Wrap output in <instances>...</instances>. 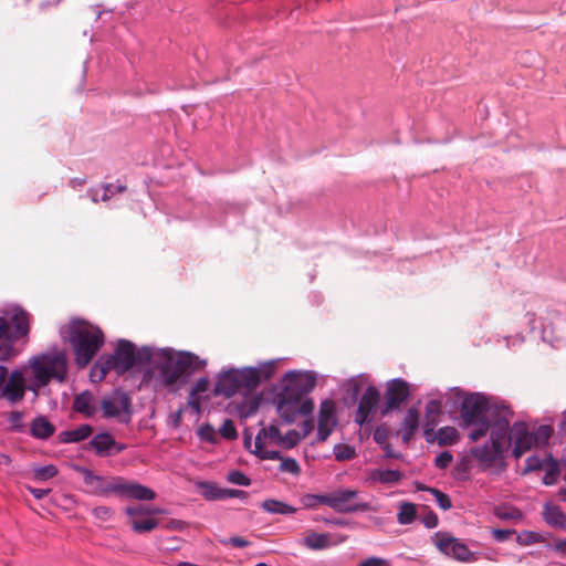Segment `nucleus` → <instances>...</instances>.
<instances>
[{
	"mask_svg": "<svg viewBox=\"0 0 566 566\" xmlns=\"http://www.w3.org/2000/svg\"><path fill=\"white\" fill-rule=\"evenodd\" d=\"M207 363L190 352H174L163 348L157 354L154 368L158 371L157 381L165 387L181 386L202 369Z\"/></svg>",
	"mask_w": 566,
	"mask_h": 566,
	"instance_id": "1",
	"label": "nucleus"
},
{
	"mask_svg": "<svg viewBox=\"0 0 566 566\" xmlns=\"http://www.w3.org/2000/svg\"><path fill=\"white\" fill-rule=\"evenodd\" d=\"M454 390L457 397L461 398V426L469 429L468 437L471 441H478L489 432L494 403L499 401L482 392L465 395L458 388Z\"/></svg>",
	"mask_w": 566,
	"mask_h": 566,
	"instance_id": "2",
	"label": "nucleus"
},
{
	"mask_svg": "<svg viewBox=\"0 0 566 566\" xmlns=\"http://www.w3.org/2000/svg\"><path fill=\"white\" fill-rule=\"evenodd\" d=\"M151 349L142 347L136 350L135 345L127 339H119L114 354L99 356L91 369L93 380L101 381L111 371L124 375L136 365L149 364L151 361Z\"/></svg>",
	"mask_w": 566,
	"mask_h": 566,
	"instance_id": "3",
	"label": "nucleus"
},
{
	"mask_svg": "<svg viewBox=\"0 0 566 566\" xmlns=\"http://www.w3.org/2000/svg\"><path fill=\"white\" fill-rule=\"evenodd\" d=\"M279 359L261 363L258 367L231 368L219 375L216 394L227 398L242 390L251 391L275 374Z\"/></svg>",
	"mask_w": 566,
	"mask_h": 566,
	"instance_id": "4",
	"label": "nucleus"
},
{
	"mask_svg": "<svg viewBox=\"0 0 566 566\" xmlns=\"http://www.w3.org/2000/svg\"><path fill=\"white\" fill-rule=\"evenodd\" d=\"M32 378L28 384L29 390L38 395L40 388L46 386L51 379L64 381L67 374V359L64 350L53 347L51 350L30 359Z\"/></svg>",
	"mask_w": 566,
	"mask_h": 566,
	"instance_id": "5",
	"label": "nucleus"
},
{
	"mask_svg": "<svg viewBox=\"0 0 566 566\" xmlns=\"http://www.w3.org/2000/svg\"><path fill=\"white\" fill-rule=\"evenodd\" d=\"M67 339L73 347L75 361L85 367L104 344V334L82 319H72L69 324Z\"/></svg>",
	"mask_w": 566,
	"mask_h": 566,
	"instance_id": "6",
	"label": "nucleus"
},
{
	"mask_svg": "<svg viewBox=\"0 0 566 566\" xmlns=\"http://www.w3.org/2000/svg\"><path fill=\"white\" fill-rule=\"evenodd\" d=\"M358 494V491L353 489H337L329 493L310 495L308 500H316L322 505L342 514L369 511V503L360 501Z\"/></svg>",
	"mask_w": 566,
	"mask_h": 566,
	"instance_id": "7",
	"label": "nucleus"
},
{
	"mask_svg": "<svg viewBox=\"0 0 566 566\" xmlns=\"http://www.w3.org/2000/svg\"><path fill=\"white\" fill-rule=\"evenodd\" d=\"M276 410L285 423H292L298 415H311L314 410V401L283 388L276 398Z\"/></svg>",
	"mask_w": 566,
	"mask_h": 566,
	"instance_id": "8",
	"label": "nucleus"
},
{
	"mask_svg": "<svg viewBox=\"0 0 566 566\" xmlns=\"http://www.w3.org/2000/svg\"><path fill=\"white\" fill-rule=\"evenodd\" d=\"M513 411L504 402H495L493 409V422H490V442L506 451L512 446L510 422Z\"/></svg>",
	"mask_w": 566,
	"mask_h": 566,
	"instance_id": "9",
	"label": "nucleus"
},
{
	"mask_svg": "<svg viewBox=\"0 0 566 566\" xmlns=\"http://www.w3.org/2000/svg\"><path fill=\"white\" fill-rule=\"evenodd\" d=\"M30 332L29 314L22 308H15L11 316V323L0 317V350L8 352L14 342L24 337Z\"/></svg>",
	"mask_w": 566,
	"mask_h": 566,
	"instance_id": "10",
	"label": "nucleus"
},
{
	"mask_svg": "<svg viewBox=\"0 0 566 566\" xmlns=\"http://www.w3.org/2000/svg\"><path fill=\"white\" fill-rule=\"evenodd\" d=\"M101 410L104 418H116L120 423L127 424L132 420V399L126 391L116 388L102 399Z\"/></svg>",
	"mask_w": 566,
	"mask_h": 566,
	"instance_id": "11",
	"label": "nucleus"
},
{
	"mask_svg": "<svg viewBox=\"0 0 566 566\" xmlns=\"http://www.w3.org/2000/svg\"><path fill=\"white\" fill-rule=\"evenodd\" d=\"M434 537L436 546L443 555L459 562H475L478 559V553L471 552L464 543L448 533L438 532Z\"/></svg>",
	"mask_w": 566,
	"mask_h": 566,
	"instance_id": "12",
	"label": "nucleus"
},
{
	"mask_svg": "<svg viewBox=\"0 0 566 566\" xmlns=\"http://www.w3.org/2000/svg\"><path fill=\"white\" fill-rule=\"evenodd\" d=\"M282 381L283 388L303 398H308L307 395L316 386V375L314 371L290 370L284 375Z\"/></svg>",
	"mask_w": 566,
	"mask_h": 566,
	"instance_id": "13",
	"label": "nucleus"
},
{
	"mask_svg": "<svg viewBox=\"0 0 566 566\" xmlns=\"http://www.w3.org/2000/svg\"><path fill=\"white\" fill-rule=\"evenodd\" d=\"M336 405L332 399H325L319 405L317 417V434L316 440L324 442L334 431L337 426Z\"/></svg>",
	"mask_w": 566,
	"mask_h": 566,
	"instance_id": "14",
	"label": "nucleus"
},
{
	"mask_svg": "<svg viewBox=\"0 0 566 566\" xmlns=\"http://www.w3.org/2000/svg\"><path fill=\"white\" fill-rule=\"evenodd\" d=\"M409 395V385L406 380L401 378L390 380L385 395L386 401L385 408L381 411L382 415L399 409L401 403L408 399Z\"/></svg>",
	"mask_w": 566,
	"mask_h": 566,
	"instance_id": "15",
	"label": "nucleus"
},
{
	"mask_svg": "<svg viewBox=\"0 0 566 566\" xmlns=\"http://www.w3.org/2000/svg\"><path fill=\"white\" fill-rule=\"evenodd\" d=\"M29 390L23 373L19 369L11 371L4 388L0 394V398L6 399L10 405H15L24 398L25 391Z\"/></svg>",
	"mask_w": 566,
	"mask_h": 566,
	"instance_id": "16",
	"label": "nucleus"
},
{
	"mask_svg": "<svg viewBox=\"0 0 566 566\" xmlns=\"http://www.w3.org/2000/svg\"><path fill=\"white\" fill-rule=\"evenodd\" d=\"M511 438L513 444V455L518 459L533 446L536 444V438L530 432L525 422H515L511 428Z\"/></svg>",
	"mask_w": 566,
	"mask_h": 566,
	"instance_id": "17",
	"label": "nucleus"
},
{
	"mask_svg": "<svg viewBox=\"0 0 566 566\" xmlns=\"http://www.w3.org/2000/svg\"><path fill=\"white\" fill-rule=\"evenodd\" d=\"M379 401V391L374 386H368L361 395L354 421L360 427L370 422L369 417L376 411Z\"/></svg>",
	"mask_w": 566,
	"mask_h": 566,
	"instance_id": "18",
	"label": "nucleus"
},
{
	"mask_svg": "<svg viewBox=\"0 0 566 566\" xmlns=\"http://www.w3.org/2000/svg\"><path fill=\"white\" fill-rule=\"evenodd\" d=\"M90 446L102 458L118 454L126 449L125 444L117 442L108 432L95 434L91 439Z\"/></svg>",
	"mask_w": 566,
	"mask_h": 566,
	"instance_id": "19",
	"label": "nucleus"
},
{
	"mask_svg": "<svg viewBox=\"0 0 566 566\" xmlns=\"http://www.w3.org/2000/svg\"><path fill=\"white\" fill-rule=\"evenodd\" d=\"M117 494L138 501H153L156 497L155 491L136 482H128L119 478L118 485L114 488Z\"/></svg>",
	"mask_w": 566,
	"mask_h": 566,
	"instance_id": "20",
	"label": "nucleus"
},
{
	"mask_svg": "<svg viewBox=\"0 0 566 566\" xmlns=\"http://www.w3.org/2000/svg\"><path fill=\"white\" fill-rule=\"evenodd\" d=\"M81 472L83 474L84 483L98 494H111L117 493V490H114L115 486L118 485L119 478L106 479L104 476L95 474L93 471L86 468H82Z\"/></svg>",
	"mask_w": 566,
	"mask_h": 566,
	"instance_id": "21",
	"label": "nucleus"
},
{
	"mask_svg": "<svg viewBox=\"0 0 566 566\" xmlns=\"http://www.w3.org/2000/svg\"><path fill=\"white\" fill-rule=\"evenodd\" d=\"M505 451L497 446L486 442L483 446H478L471 449L472 457L480 463L492 465L496 460L503 457Z\"/></svg>",
	"mask_w": 566,
	"mask_h": 566,
	"instance_id": "22",
	"label": "nucleus"
},
{
	"mask_svg": "<svg viewBox=\"0 0 566 566\" xmlns=\"http://www.w3.org/2000/svg\"><path fill=\"white\" fill-rule=\"evenodd\" d=\"M423 436L428 442L437 440L439 446H450L457 441L458 432L455 428L446 426L434 433L433 427H429V423H426Z\"/></svg>",
	"mask_w": 566,
	"mask_h": 566,
	"instance_id": "23",
	"label": "nucleus"
},
{
	"mask_svg": "<svg viewBox=\"0 0 566 566\" xmlns=\"http://www.w3.org/2000/svg\"><path fill=\"white\" fill-rule=\"evenodd\" d=\"M55 432V426L45 417L36 416L30 423V434L38 440H48Z\"/></svg>",
	"mask_w": 566,
	"mask_h": 566,
	"instance_id": "24",
	"label": "nucleus"
},
{
	"mask_svg": "<svg viewBox=\"0 0 566 566\" xmlns=\"http://www.w3.org/2000/svg\"><path fill=\"white\" fill-rule=\"evenodd\" d=\"M72 408L75 412H78L87 418L94 417L97 411L94 396L88 390H84L75 396Z\"/></svg>",
	"mask_w": 566,
	"mask_h": 566,
	"instance_id": "25",
	"label": "nucleus"
},
{
	"mask_svg": "<svg viewBox=\"0 0 566 566\" xmlns=\"http://www.w3.org/2000/svg\"><path fill=\"white\" fill-rule=\"evenodd\" d=\"M543 520L554 528L566 530V514L558 505L546 503L543 507Z\"/></svg>",
	"mask_w": 566,
	"mask_h": 566,
	"instance_id": "26",
	"label": "nucleus"
},
{
	"mask_svg": "<svg viewBox=\"0 0 566 566\" xmlns=\"http://www.w3.org/2000/svg\"><path fill=\"white\" fill-rule=\"evenodd\" d=\"M419 427V412L416 408H409L401 423V439L408 443Z\"/></svg>",
	"mask_w": 566,
	"mask_h": 566,
	"instance_id": "27",
	"label": "nucleus"
},
{
	"mask_svg": "<svg viewBox=\"0 0 566 566\" xmlns=\"http://www.w3.org/2000/svg\"><path fill=\"white\" fill-rule=\"evenodd\" d=\"M93 432L91 424L84 423L72 430L61 431L57 439L61 443H76L87 439Z\"/></svg>",
	"mask_w": 566,
	"mask_h": 566,
	"instance_id": "28",
	"label": "nucleus"
},
{
	"mask_svg": "<svg viewBox=\"0 0 566 566\" xmlns=\"http://www.w3.org/2000/svg\"><path fill=\"white\" fill-rule=\"evenodd\" d=\"M403 474L401 471L392 469H377L374 470L370 474V479L373 481L387 485L398 484Z\"/></svg>",
	"mask_w": 566,
	"mask_h": 566,
	"instance_id": "29",
	"label": "nucleus"
},
{
	"mask_svg": "<svg viewBox=\"0 0 566 566\" xmlns=\"http://www.w3.org/2000/svg\"><path fill=\"white\" fill-rule=\"evenodd\" d=\"M261 509L270 514H280V515H292L296 512V507L285 502L275 500V499H266L261 503Z\"/></svg>",
	"mask_w": 566,
	"mask_h": 566,
	"instance_id": "30",
	"label": "nucleus"
},
{
	"mask_svg": "<svg viewBox=\"0 0 566 566\" xmlns=\"http://www.w3.org/2000/svg\"><path fill=\"white\" fill-rule=\"evenodd\" d=\"M494 515L502 520V521H516L521 522L524 520L523 512L517 509L516 506L509 504V503H502L494 507L493 511Z\"/></svg>",
	"mask_w": 566,
	"mask_h": 566,
	"instance_id": "31",
	"label": "nucleus"
},
{
	"mask_svg": "<svg viewBox=\"0 0 566 566\" xmlns=\"http://www.w3.org/2000/svg\"><path fill=\"white\" fill-rule=\"evenodd\" d=\"M303 545L313 551L325 549L329 546V535L326 533L310 532L304 536Z\"/></svg>",
	"mask_w": 566,
	"mask_h": 566,
	"instance_id": "32",
	"label": "nucleus"
},
{
	"mask_svg": "<svg viewBox=\"0 0 566 566\" xmlns=\"http://www.w3.org/2000/svg\"><path fill=\"white\" fill-rule=\"evenodd\" d=\"M281 438H282V433H281L279 427L275 423H271L268 428H262L258 432V434L254 439V447L256 449H260L261 442H263L265 439H269L271 442L279 446Z\"/></svg>",
	"mask_w": 566,
	"mask_h": 566,
	"instance_id": "33",
	"label": "nucleus"
},
{
	"mask_svg": "<svg viewBox=\"0 0 566 566\" xmlns=\"http://www.w3.org/2000/svg\"><path fill=\"white\" fill-rule=\"evenodd\" d=\"M201 495L207 501H219L224 500L226 489L218 486L213 482H198Z\"/></svg>",
	"mask_w": 566,
	"mask_h": 566,
	"instance_id": "34",
	"label": "nucleus"
},
{
	"mask_svg": "<svg viewBox=\"0 0 566 566\" xmlns=\"http://www.w3.org/2000/svg\"><path fill=\"white\" fill-rule=\"evenodd\" d=\"M367 381L368 377L364 374L352 377L344 384V390L353 400H357Z\"/></svg>",
	"mask_w": 566,
	"mask_h": 566,
	"instance_id": "35",
	"label": "nucleus"
},
{
	"mask_svg": "<svg viewBox=\"0 0 566 566\" xmlns=\"http://www.w3.org/2000/svg\"><path fill=\"white\" fill-rule=\"evenodd\" d=\"M417 517L416 505L410 502H401L397 514V521L401 525L411 524Z\"/></svg>",
	"mask_w": 566,
	"mask_h": 566,
	"instance_id": "36",
	"label": "nucleus"
},
{
	"mask_svg": "<svg viewBox=\"0 0 566 566\" xmlns=\"http://www.w3.org/2000/svg\"><path fill=\"white\" fill-rule=\"evenodd\" d=\"M516 542L521 546L542 544L545 542V536L538 532L525 530L516 534Z\"/></svg>",
	"mask_w": 566,
	"mask_h": 566,
	"instance_id": "37",
	"label": "nucleus"
},
{
	"mask_svg": "<svg viewBox=\"0 0 566 566\" xmlns=\"http://www.w3.org/2000/svg\"><path fill=\"white\" fill-rule=\"evenodd\" d=\"M418 490L427 491L430 494H432L437 501V504L443 511H448L452 507V502H451L450 496L448 494L441 492L440 490H438L436 488L426 486V485H418Z\"/></svg>",
	"mask_w": 566,
	"mask_h": 566,
	"instance_id": "38",
	"label": "nucleus"
},
{
	"mask_svg": "<svg viewBox=\"0 0 566 566\" xmlns=\"http://www.w3.org/2000/svg\"><path fill=\"white\" fill-rule=\"evenodd\" d=\"M333 454L337 461H347L356 457V450L353 446L337 443L333 448Z\"/></svg>",
	"mask_w": 566,
	"mask_h": 566,
	"instance_id": "39",
	"label": "nucleus"
},
{
	"mask_svg": "<svg viewBox=\"0 0 566 566\" xmlns=\"http://www.w3.org/2000/svg\"><path fill=\"white\" fill-rule=\"evenodd\" d=\"M302 441V436H300V431L289 430L285 434H282L279 447L290 450L296 447Z\"/></svg>",
	"mask_w": 566,
	"mask_h": 566,
	"instance_id": "40",
	"label": "nucleus"
},
{
	"mask_svg": "<svg viewBox=\"0 0 566 566\" xmlns=\"http://www.w3.org/2000/svg\"><path fill=\"white\" fill-rule=\"evenodd\" d=\"M158 526V521L155 518H146L139 521L137 518L132 520V528L134 532L143 534L155 530Z\"/></svg>",
	"mask_w": 566,
	"mask_h": 566,
	"instance_id": "41",
	"label": "nucleus"
},
{
	"mask_svg": "<svg viewBox=\"0 0 566 566\" xmlns=\"http://www.w3.org/2000/svg\"><path fill=\"white\" fill-rule=\"evenodd\" d=\"M57 468L54 464L38 467L34 469V478L38 481H46L57 474Z\"/></svg>",
	"mask_w": 566,
	"mask_h": 566,
	"instance_id": "42",
	"label": "nucleus"
},
{
	"mask_svg": "<svg viewBox=\"0 0 566 566\" xmlns=\"http://www.w3.org/2000/svg\"><path fill=\"white\" fill-rule=\"evenodd\" d=\"M126 190V186L122 184H105L102 187V201H108L111 198L115 196V193H120Z\"/></svg>",
	"mask_w": 566,
	"mask_h": 566,
	"instance_id": "43",
	"label": "nucleus"
},
{
	"mask_svg": "<svg viewBox=\"0 0 566 566\" xmlns=\"http://www.w3.org/2000/svg\"><path fill=\"white\" fill-rule=\"evenodd\" d=\"M253 454L258 455L262 460H280L283 458L281 452L277 450H269L264 448V442H261L260 449L254 447Z\"/></svg>",
	"mask_w": 566,
	"mask_h": 566,
	"instance_id": "44",
	"label": "nucleus"
},
{
	"mask_svg": "<svg viewBox=\"0 0 566 566\" xmlns=\"http://www.w3.org/2000/svg\"><path fill=\"white\" fill-rule=\"evenodd\" d=\"M227 481L241 486H249L251 484V479L248 478L242 471L240 470H232L227 475Z\"/></svg>",
	"mask_w": 566,
	"mask_h": 566,
	"instance_id": "45",
	"label": "nucleus"
},
{
	"mask_svg": "<svg viewBox=\"0 0 566 566\" xmlns=\"http://www.w3.org/2000/svg\"><path fill=\"white\" fill-rule=\"evenodd\" d=\"M159 510L157 509H149L147 506H144V505H134V506H127L125 509V513L128 515V516H132L133 520L134 518H137L138 516H144V515H148V514H155V513H158Z\"/></svg>",
	"mask_w": 566,
	"mask_h": 566,
	"instance_id": "46",
	"label": "nucleus"
},
{
	"mask_svg": "<svg viewBox=\"0 0 566 566\" xmlns=\"http://www.w3.org/2000/svg\"><path fill=\"white\" fill-rule=\"evenodd\" d=\"M279 470L294 475H297L301 472L300 464L294 458H282Z\"/></svg>",
	"mask_w": 566,
	"mask_h": 566,
	"instance_id": "47",
	"label": "nucleus"
},
{
	"mask_svg": "<svg viewBox=\"0 0 566 566\" xmlns=\"http://www.w3.org/2000/svg\"><path fill=\"white\" fill-rule=\"evenodd\" d=\"M10 429L14 432H22L24 430L23 413L21 411H11L8 416Z\"/></svg>",
	"mask_w": 566,
	"mask_h": 566,
	"instance_id": "48",
	"label": "nucleus"
},
{
	"mask_svg": "<svg viewBox=\"0 0 566 566\" xmlns=\"http://www.w3.org/2000/svg\"><path fill=\"white\" fill-rule=\"evenodd\" d=\"M221 437L228 440H234L238 437L235 426L231 419H226L219 429Z\"/></svg>",
	"mask_w": 566,
	"mask_h": 566,
	"instance_id": "49",
	"label": "nucleus"
},
{
	"mask_svg": "<svg viewBox=\"0 0 566 566\" xmlns=\"http://www.w3.org/2000/svg\"><path fill=\"white\" fill-rule=\"evenodd\" d=\"M198 436L201 440L208 441L210 443L216 442L214 428L209 423H205L198 429Z\"/></svg>",
	"mask_w": 566,
	"mask_h": 566,
	"instance_id": "50",
	"label": "nucleus"
},
{
	"mask_svg": "<svg viewBox=\"0 0 566 566\" xmlns=\"http://www.w3.org/2000/svg\"><path fill=\"white\" fill-rule=\"evenodd\" d=\"M558 467H557V463L554 462L553 465H551L547 471L545 472L544 476H543V483L545 485H553L557 482L558 480Z\"/></svg>",
	"mask_w": 566,
	"mask_h": 566,
	"instance_id": "51",
	"label": "nucleus"
},
{
	"mask_svg": "<svg viewBox=\"0 0 566 566\" xmlns=\"http://www.w3.org/2000/svg\"><path fill=\"white\" fill-rule=\"evenodd\" d=\"M552 434V428L549 426H539L536 432L533 433V437L536 438L537 443H546Z\"/></svg>",
	"mask_w": 566,
	"mask_h": 566,
	"instance_id": "52",
	"label": "nucleus"
},
{
	"mask_svg": "<svg viewBox=\"0 0 566 566\" xmlns=\"http://www.w3.org/2000/svg\"><path fill=\"white\" fill-rule=\"evenodd\" d=\"M453 460L452 454L449 451L441 452L434 460V464L439 469H447Z\"/></svg>",
	"mask_w": 566,
	"mask_h": 566,
	"instance_id": "53",
	"label": "nucleus"
},
{
	"mask_svg": "<svg viewBox=\"0 0 566 566\" xmlns=\"http://www.w3.org/2000/svg\"><path fill=\"white\" fill-rule=\"evenodd\" d=\"M209 388H210V381H209L208 377H201L196 381L191 391H192V395H201V394L207 392L209 390Z\"/></svg>",
	"mask_w": 566,
	"mask_h": 566,
	"instance_id": "54",
	"label": "nucleus"
},
{
	"mask_svg": "<svg viewBox=\"0 0 566 566\" xmlns=\"http://www.w3.org/2000/svg\"><path fill=\"white\" fill-rule=\"evenodd\" d=\"M441 412V402L439 400H429L426 405V417L429 419L436 417Z\"/></svg>",
	"mask_w": 566,
	"mask_h": 566,
	"instance_id": "55",
	"label": "nucleus"
},
{
	"mask_svg": "<svg viewBox=\"0 0 566 566\" xmlns=\"http://www.w3.org/2000/svg\"><path fill=\"white\" fill-rule=\"evenodd\" d=\"M491 533L496 542L503 543L507 541L511 537V535L515 534L516 532L515 530L493 528Z\"/></svg>",
	"mask_w": 566,
	"mask_h": 566,
	"instance_id": "56",
	"label": "nucleus"
},
{
	"mask_svg": "<svg viewBox=\"0 0 566 566\" xmlns=\"http://www.w3.org/2000/svg\"><path fill=\"white\" fill-rule=\"evenodd\" d=\"M113 511L108 506H97L93 510V515L102 521H107L111 518Z\"/></svg>",
	"mask_w": 566,
	"mask_h": 566,
	"instance_id": "57",
	"label": "nucleus"
},
{
	"mask_svg": "<svg viewBox=\"0 0 566 566\" xmlns=\"http://www.w3.org/2000/svg\"><path fill=\"white\" fill-rule=\"evenodd\" d=\"M358 566H390L389 562L381 557H368L363 560Z\"/></svg>",
	"mask_w": 566,
	"mask_h": 566,
	"instance_id": "58",
	"label": "nucleus"
},
{
	"mask_svg": "<svg viewBox=\"0 0 566 566\" xmlns=\"http://www.w3.org/2000/svg\"><path fill=\"white\" fill-rule=\"evenodd\" d=\"M387 430L386 428L384 427H377L374 431V434H373V438H374V441L378 444H380L381 447L387 444L386 443V440H387Z\"/></svg>",
	"mask_w": 566,
	"mask_h": 566,
	"instance_id": "59",
	"label": "nucleus"
},
{
	"mask_svg": "<svg viewBox=\"0 0 566 566\" xmlns=\"http://www.w3.org/2000/svg\"><path fill=\"white\" fill-rule=\"evenodd\" d=\"M422 523L427 528H434L438 525V516L434 512L430 511L422 517Z\"/></svg>",
	"mask_w": 566,
	"mask_h": 566,
	"instance_id": "60",
	"label": "nucleus"
},
{
	"mask_svg": "<svg viewBox=\"0 0 566 566\" xmlns=\"http://www.w3.org/2000/svg\"><path fill=\"white\" fill-rule=\"evenodd\" d=\"M543 467V461L542 459L537 458V457H528L526 459V468L525 470L526 471H536V470H541Z\"/></svg>",
	"mask_w": 566,
	"mask_h": 566,
	"instance_id": "61",
	"label": "nucleus"
},
{
	"mask_svg": "<svg viewBox=\"0 0 566 566\" xmlns=\"http://www.w3.org/2000/svg\"><path fill=\"white\" fill-rule=\"evenodd\" d=\"M230 497L245 500L248 497V493L243 490L226 489L224 500Z\"/></svg>",
	"mask_w": 566,
	"mask_h": 566,
	"instance_id": "62",
	"label": "nucleus"
},
{
	"mask_svg": "<svg viewBox=\"0 0 566 566\" xmlns=\"http://www.w3.org/2000/svg\"><path fill=\"white\" fill-rule=\"evenodd\" d=\"M243 446L249 452L253 453L254 442H252V433L248 428L243 431Z\"/></svg>",
	"mask_w": 566,
	"mask_h": 566,
	"instance_id": "63",
	"label": "nucleus"
},
{
	"mask_svg": "<svg viewBox=\"0 0 566 566\" xmlns=\"http://www.w3.org/2000/svg\"><path fill=\"white\" fill-rule=\"evenodd\" d=\"M553 549L559 554L565 555L566 553V538L563 539H556L553 544Z\"/></svg>",
	"mask_w": 566,
	"mask_h": 566,
	"instance_id": "64",
	"label": "nucleus"
}]
</instances>
